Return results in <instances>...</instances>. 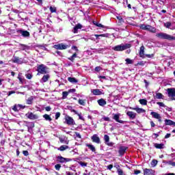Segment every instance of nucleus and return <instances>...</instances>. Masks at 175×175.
<instances>
[{
	"instance_id": "1",
	"label": "nucleus",
	"mask_w": 175,
	"mask_h": 175,
	"mask_svg": "<svg viewBox=\"0 0 175 175\" xmlns=\"http://www.w3.org/2000/svg\"><path fill=\"white\" fill-rule=\"evenodd\" d=\"M130 47L131 44H121L113 46L112 50L114 51H124V50H127V49H130Z\"/></svg>"
},
{
	"instance_id": "2",
	"label": "nucleus",
	"mask_w": 175,
	"mask_h": 175,
	"mask_svg": "<svg viewBox=\"0 0 175 175\" xmlns=\"http://www.w3.org/2000/svg\"><path fill=\"white\" fill-rule=\"evenodd\" d=\"M157 38H159V39H165L167 40H175V37L170 36L165 33H158L156 34Z\"/></svg>"
},
{
	"instance_id": "3",
	"label": "nucleus",
	"mask_w": 175,
	"mask_h": 175,
	"mask_svg": "<svg viewBox=\"0 0 175 175\" xmlns=\"http://www.w3.org/2000/svg\"><path fill=\"white\" fill-rule=\"evenodd\" d=\"M47 67L44 66V64H40L37 67V72H38V75L39 73L40 75H46L47 74Z\"/></svg>"
},
{
	"instance_id": "4",
	"label": "nucleus",
	"mask_w": 175,
	"mask_h": 175,
	"mask_svg": "<svg viewBox=\"0 0 175 175\" xmlns=\"http://www.w3.org/2000/svg\"><path fill=\"white\" fill-rule=\"evenodd\" d=\"M53 47L56 50H66V49H69V45L61 43L54 45Z\"/></svg>"
},
{
	"instance_id": "5",
	"label": "nucleus",
	"mask_w": 175,
	"mask_h": 175,
	"mask_svg": "<svg viewBox=\"0 0 175 175\" xmlns=\"http://www.w3.org/2000/svg\"><path fill=\"white\" fill-rule=\"evenodd\" d=\"M167 92L169 98H171L172 100H175V88H168Z\"/></svg>"
},
{
	"instance_id": "6",
	"label": "nucleus",
	"mask_w": 175,
	"mask_h": 175,
	"mask_svg": "<svg viewBox=\"0 0 175 175\" xmlns=\"http://www.w3.org/2000/svg\"><path fill=\"white\" fill-rule=\"evenodd\" d=\"M57 161H59V163H66V162L72 161V159L65 158L62 156H58L57 157Z\"/></svg>"
},
{
	"instance_id": "7",
	"label": "nucleus",
	"mask_w": 175,
	"mask_h": 175,
	"mask_svg": "<svg viewBox=\"0 0 175 175\" xmlns=\"http://www.w3.org/2000/svg\"><path fill=\"white\" fill-rule=\"evenodd\" d=\"M120 113H113V120H114L116 122H119V124H125V121L120 120Z\"/></svg>"
},
{
	"instance_id": "8",
	"label": "nucleus",
	"mask_w": 175,
	"mask_h": 175,
	"mask_svg": "<svg viewBox=\"0 0 175 175\" xmlns=\"http://www.w3.org/2000/svg\"><path fill=\"white\" fill-rule=\"evenodd\" d=\"M12 61L14 64H24V59L20 58L17 56H13Z\"/></svg>"
},
{
	"instance_id": "9",
	"label": "nucleus",
	"mask_w": 175,
	"mask_h": 175,
	"mask_svg": "<svg viewBox=\"0 0 175 175\" xmlns=\"http://www.w3.org/2000/svg\"><path fill=\"white\" fill-rule=\"evenodd\" d=\"M65 120L67 125H75V120H73V118L69 116H66Z\"/></svg>"
},
{
	"instance_id": "10",
	"label": "nucleus",
	"mask_w": 175,
	"mask_h": 175,
	"mask_svg": "<svg viewBox=\"0 0 175 175\" xmlns=\"http://www.w3.org/2000/svg\"><path fill=\"white\" fill-rule=\"evenodd\" d=\"M21 109H25V105H23L21 104H15L12 107V110L14 111H18L19 110H21Z\"/></svg>"
},
{
	"instance_id": "11",
	"label": "nucleus",
	"mask_w": 175,
	"mask_h": 175,
	"mask_svg": "<svg viewBox=\"0 0 175 175\" xmlns=\"http://www.w3.org/2000/svg\"><path fill=\"white\" fill-rule=\"evenodd\" d=\"M91 92L96 96L103 95V90L100 89H92Z\"/></svg>"
},
{
	"instance_id": "12",
	"label": "nucleus",
	"mask_w": 175,
	"mask_h": 175,
	"mask_svg": "<svg viewBox=\"0 0 175 175\" xmlns=\"http://www.w3.org/2000/svg\"><path fill=\"white\" fill-rule=\"evenodd\" d=\"M26 126L27 127L28 132L31 133L33 128H35V123L33 122H26Z\"/></svg>"
},
{
	"instance_id": "13",
	"label": "nucleus",
	"mask_w": 175,
	"mask_h": 175,
	"mask_svg": "<svg viewBox=\"0 0 175 175\" xmlns=\"http://www.w3.org/2000/svg\"><path fill=\"white\" fill-rule=\"evenodd\" d=\"M18 33H21V35L23 36V38H29V32L27 30L21 29L18 31Z\"/></svg>"
},
{
	"instance_id": "14",
	"label": "nucleus",
	"mask_w": 175,
	"mask_h": 175,
	"mask_svg": "<svg viewBox=\"0 0 175 175\" xmlns=\"http://www.w3.org/2000/svg\"><path fill=\"white\" fill-rule=\"evenodd\" d=\"M93 143H96V144H100V138L98 137V135L94 134L91 137Z\"/></svg>"
},
{
	"instance_id": "15",
	"label": "nucleus",
	"mask_w": 175,
	"mask_h": 175,
	"mask_svg": "<svg viewBox=\"0 0 175 175\" xmlns=\"http://www.w3.org/2000/svg\"><path fill=\"white\" fill-rule=\"evenodd\" d=\"M27 118H29V120H38V115H35L33 114V113L31 112L29 113H26L25 115Z\"/></svg>"
},
{
	"instance_id": "16",
	"label": "nucleus",
	"mask_w": 175,
	"mask_h": 175,
	"mask_svg": "<svg viewBox=\"0 0 175 175\" xmlns=\"http://www.w3.org/2000/svg\"><path fill=\"white\" fill-rule=\"evenodd\" d=\"M126 114L129 118H131V120H135V118H136V113L133 111H129L126 112Z\"/></svg>"
},
{
	"instance_id": "17",
	"label": "nucleus",
	"mask_w": 175,
	"mask_h": 175,
	"mask_svg": "<svg viewBox=\"0 0 175 175\" xmlns=\"http://www.w3.org/2000/svg\"><path fill=\"white\" fill-rule=\"evenodd\" d=\"M81 28H83V25L80 23H78L77 25H75V27H74V29L72 31V32L74 33H77V32H79V29H81Z\"/></svg>"
},
{
	"instance_id": "18",
	"label": "nucleus",
	"mask_w": 175,
	"mask_h": 175,
	"mask_svg": "<svg viewBox=\"0 0 175 175\" xmlns=\"http://www.w3.org/2000/svg\"><path fill=\"white\" fill-rule=\"evenodd\" d=\"M155 172L151 169H145L144 171V175H154Z\"/></svg>"
},
{
	"instance_id": "19",
	"label": "nucleus",
	"mask_w": 175,
	"mask_h": 175,
	"mask_svg": "<svg viewBox=\"0 0 175 175\" xmlns=\"http://www.w3.org/2000/svg\"><path fill=\"white\" fill-rule=\"evenodd\" d=\"M126 148H126V146H120L119 148V151H118L120 155L121 156L124 155L125 154V151H126Z\"/></svg>"
},
{
	"instance_id": "20",
	"label": "nucleus",
	"mask_w": 175,
	"mask_h": 175,
	"mask_svg": "<svg viewBox=\"0 0 175 175\" xmlns=\"http://www.w3.org/2000/svg\"><path fill=\"white\" fill-rule=\"evenodd\" d=\"M131 110H135L138 113V114H141V113H144L146 111L143 109V108H139V107H130Z\"/></svg>"
},
{
	"instance_id": "21",
	"label": "nucleus",
	"mask_w": 175,
	"mask_h": 175,
	"mask_svg": "<svg viewBox=\"0 0 175 175\" xmlns=\"http://www.w3.org/2000/svg\"><path fill=\"white\" fill-rule=\"evenodd\" d=\"M49 79H50V75L46 74L42 77L40 83H46V81H49Z\"/></svg>"
},
{
	"instance_id": "22",
	"label": "nucleus",
	"mask_w": 175,
	"mask_h": 175,
	"mask_svg": "<svg viewBox=\"0 0 175 175\" xmlns=\"http://www.w3.org/2000/svg\"><path fill=\"white\" fill-rule=\"evenodd\" d=\"M146 31H149V32H152V33H155V32H157V29H155V27H153L152 26H151L150 25H147Z\"/></svg>"
},
{
	"instance_id": "23",
	"label": "nucleus",
	"mask_w": 175,
	"mask_h": 175,
	"mask_svg": "<svg viewBox=\"0 0 175 175\" xmlns=\"http://www.w3.org/2000/svg\"><path fill=\"white\" fill-rule=\"evenodd\" d=\"M165 125H170V126H172V125L173 126H175V122L169 120V119H165Z\"/></svg>"
},
{
	"instance_id": "24",
	"label": "nucleus",
	"mask_w": 175,
	"mask_h": 175,
	"mask_svg": "<svg viewBox=\"0 0 175 175\" xmlns=\"http://www.w3.org/2000/svg\"><path fill=\"white\" fill-rule=\"evenodd\" d=\"M85 146H86V147H88L89 150H90L91 151H92V152H94L96 154V149L95 148V146H94V145L90 144H86Z\"/></svg>"
},
{
	"instance_id": "25",
	"label": "nucleus",
	"mask_w": 175,
	"mask_h": 175,
	"mask_svg": "<svg viewBox=\"0 0 175 175\" xmlns=\"http://www.w3.org/2000/svg\"><path fill=\"white\" fill-rule=\"evenodd\" d=\"M154 147L159 150H162V149L165 148V144L155 143V144H154Z\"/></svg>"
},
{
	"instance_id": "26",
	"label": "nucleus",
	"mask_w": 175,
	"mask_h": 175,
	"mask_svg": "<svg viewBox=\"0 0 175 175\" xmlns=\"http://www.w3.org/2000/svg\"><path fill=\"white\" fill-rule=\"evenodd\" d=\"M68 80L70 83H72V84H77L79 83V80L76 79L75 77H68Z\"/></svg>"
},
{
	"instance_id": "27",
	"label": "nucleus",
	"mask_w": 175,
	"mask_h": 175,
	"mask_svg": "<svg viewBox=\"0 0 175 175\" xmlns=\"http://www.w3.org/2000/svg\"><path fill=\"white\" fill-rule=\"evenodd\" d=\"M150 115L152 116V117H153V118H156V120H158V118H160L161 117V114L154 111H152L150 113Z\"/></svg>"
},
{
	"instance_id": "28",
	"label": "nucleus",
	"mask_w": 175,
	"mask_h": 175,
	"mask_svg": "<svg viewBox=\"0 0 175 175\" xmlns=\"http://www.w3.org/2000/svg\"><path fill=\"white\" fill-rule=\"evenodd\" d=\"M43 118H44L45 121H49V122H51V121H53L51 116H50V115L49 114L43 115Z\"/></svg>"
},
{
	"instance_id": "29",
	"label": "nucleus",
	"mask_w": 175,
	"mask_h": 175,
	"mask_svg": "<svg viewBox=\"0 0 175 175\" xmlns=\"http://www.w3.org/2000/svg\"><path fill=\"white\" fill-rule=\"evenodd\" d=\"M94 36L96 38V39H99V38H109V33L95 34Z\"/></svg>"
},
{
	"instance_id": "30",
	"label": "nucleus",
	"mask_w": 175,
	"mask_h": 175,
	"mask_svg": "<svg viewBox=\"0 0 175 175\" xmlns=\"http://www.w3.org/2000/svg\"><path fill=\"white\" fill-rule=\"evenodd\" d=\"M97 102H98L99 106H102V107L105 106V105H106V103H107V102H106V101L105 100V99H103V98H101V99H100V100H98Z\"/></svg>"
},
{
	"instance_id": "31",
	"label": "nucleus",
	"mask_w": 175,
	"mask_h": 175,
	"mask_svg": "<svg viewBox=\"0 0 175 175\" xmlns=\"http://www.w3.org/2000/svg\"><path fill=\"white\" fill-rule=\"evenodd\" d=\"M139 56L142 58H144V46H143V45L140 47Z\"/></svg>"
},
{
	"instance_id": "32",
	"label": "nucleus",
	"mask_w": 175,
	"mask_h": 175,
	"mask_svg": "<svg viewBox=\"0 0 175 175\" xmlns=\"http://www.w3.org/2000/svg\"><path fill=\"white\" fill-rule=\"evenodd\" d=\"M93 53H94L95 54H102L103 53V48H99L98 49H93Z\"/></svg>"
},
{
	"instance_id": "33",
	"label": "nucleus",
	"mask_w": 175,
	"mask_h": 175,
	"mask_svg": "<svg viewBox=\"0 0 175 175\" xmlns=\"http://www.w3.org/2000/svg\"><path fill=\"white\" fill-rule=\"evenodd\" d=\"M71 111L77 114L79 116V120H84V118L81 116V113H78L77 111L75 109H72Z\"/></svg>"
},
{
	"instance_id": "34",
	"label": "nucleus",
	"mask_w": 175,
	"mask_h": 175,
	"mask_svg": "<svg viewBox=\"0 0 175 175\" xmlns=\"http://www.w3.org/2000/svg\"><path fill=\"white\" fill-rule=\"evenodd\" d=\"M69 148V146L66 145H62L59 148H57L59 151H65V150H68Z\"/></svg>"
},
{
	"instance_id": "35",
	"label": "nucleus",
	"mask_w": 175,
	"mask_h": 175,
	"mask_svg": "<svg viewBox=\"0 0 175 175\" xmlns=\"http://www.w3.org/2000/svg\"><path fill=\"white\" fill-rule=\"evenodd\" d=\"M21 50H22L23 51H25L26 50H29V47L28 46V45L21 44Z\"/></svg>"
},
{
	"instance_id": "36",
	"label": "nucleus",
	"mask_w": 175,
	"mask_h": 175,
	"mask_svg": "<svg viewBox=\"0 0 175 175\" xmlns=\"http://www.w3.org/2000/svg\"><path fill=\"white\" fill-rule=\"evenodd\" d=\"M94 25H96V27H98L99 28H105V26L95 21H93Z\"/></svg>"
},
{
	"instance_id": "37",
	"label": "nucleus",
	"mask_w": 175,
	"mask_h": 175,
	"mask_svg": "<svg viewBox=\"0 0 175 175\" xmlns=\"http://www.w3.org/2000/svg\"><path fill=\"white\" fill-rule=\"evenodd\" d=\"M77 57V53H74L70 57H68V59L72 62H75V59Z\"/></svg>"
},
{
	"instance_id": "38",
	"label": "nucleus",
	"mask_w": 175,
	"mask_h": 175,
	"mask_svg": "<svg viewBox=\"0 0 175 175\" xmlns=\"http://www.w3.org/2000/svg\"><path fill=\"white\" fill-rule=\"evenodd\" d=\"M140 105H142L143 106L147 105V100L146 99H140L139 100Z\"/></svg>"
},
{
	"instance_id": "39",
	"label": "nucleus",
	"mask_w": 175,
	"mask_h": 175,
	"mask_svg": "<svg viewBox=\"0 0 175 175\" xmlns=\"http://www.w3.org/2000/svg\"><path fill=\"white\" fill-rule=\"evenodd\" d=\"M32 102H33V97L31 96L27 98V105H32Z\"/></svg>"
},
{
	"instance_id": "40",
	"label": "nucleus",
	"mask_w": 175,
	"mask_h": 175,
	"mask_svg": "<svg viewBox=\"0 0 175 175\" xmlns=\"http://www.w3.org/2000/svg\"><path fill=\"white\" fill-rule=\"evenodd\" d=\"M156 99H163V94L162 93H157Z\"/></svg>"
},
{
	"instance_id": "41",
	"label": "nucleus",
	"mask_w": 175,
	"mask_h": 175,
	"mask_svg": "<svg viewBox=\"0 0 175 175\" xmlns=\"http://www.w3.org/2000/svg\"><path fill=\"white\" fill-rule=\"evenodd\" d=\"M81 139V135H80V133L75 132V140L79 141V139Z\"/></svg>"
},
{
	"instance_id": "42",
	"label": "nucleus",
	"mask_w": 175,
	"mask_h": 175,
	"mask_svg": "<svg viewBox=\"0 0 175 175\" xmlns=\"http://www.w3.org/2000/svg\"><path fill=\"white\" fill-rule=\"evenodd\" d=\"M125 61H126V65H131V64H133V60H132L129 58L126 59Z\"/></svg>"
},
{
	"instance_id": "43",
	"label": "nucleus",
	"mask_w": 175,
	"mask_h": 175,
	"mask_svg": "<svg viewBox=\"0 0 175 175\" xmlns=\"http://www.w3.org/2000/svg\"><path fill=\"white\" fill-rule=\"evenodd\" d=\"M49 10L52 13H57V8H55V7L51 6L49 8Z\"/></svg>"
},
{
	"instance_id": "44",
	"label": "nucleus",
	"mask_w": 175,
	"mask_h": 175,
	"mask_svg": "<svg viewBox=\"0 0 175 175\" xmlns=\"http://www.w3.org/2000/svg\"><path fill=\"white\" fill-rule=\"evenodd\" d=\"M104 140L105 142V144L109 143V142H110V137H109V135H104Z\"/></svg>"
},
{
	"instance_id": "45",
	"label": "nucleus",
	"mask_w": 175,
	"mask_h": 175,
	"mask_svg": "<svg viewBox=\"0 0 175 175\" xmlns=\"http://www.w3.org/2000/svg\"><path fill=\"white\" fill-rule=\"evenodd\" d=\"M68 95H69V92H62V99H66V98L68 97Z\"/></svg>"
},
{
	"instance_id": "46",
	"label": "nucleus",
	"mask_w": 175,
	"mask_h": 175,
	"mask_svg": "<svg viewBox=\"0 0 175 175\" xmlns=\"http://www.w3.org/2000/svg\"><path fill=\"white\" fill-rule=\"evenodd\" d=\"M139 27L141 29H144V31H147V25L142 24L140 25Z\"/></svg>"
},
{
	"instance_id": "47",
	"label": "nucleus",
	"mask_w": 175,
	"mask_h": 175,
	"mask_svg": "<svg viewBox=\"0 0 175 175\" xmlns=\"http://www.w3.org/2000/svg\"><path fill=\"white\" fill-rule=\"evenodd\" d=\"M78 103L81 105V106H85V100L79 99L78 101Z\"/></svg>"
},
{
	"instance_id": "48",
	"label": "nucleus",
	"mask_w": 175,
	"mask_h": 175,
	"mask_svg": "<svg viewBox=\"0 0 175 175\" xmlns=\"http://www.w3.org/2000/svg\"><path fill=\"white\" fill-rule=\"evenodd\" d=\"M164 27H165V28H170V27H172V23L167 22L164 23Z\"/></svg>"
},
{
	"instance_id": "49",
	"label": "nucleus",
	"mask_w": 175,
	"mask_h": 175,
	"mask_svg": "<svg viewBox=\"0 0 175 175\" xmlns=\"http://www.w3.org/2000/svg\"><path fill=\"white\" fill-rule=\"evenodd\" d=\"M157 105H159V106L160 107H166V105H165V104L163 103H161V102H157Z\"/></svg>"
},
{
	"instance_id": "50",
	"label": "nucleus",
	"mask_w": 175,
	"mask_h": 175,
	"mask_svg": "<svg viewBox=\"0 0 175 175\" xmlns=\"http://www.w3.org/2000/svg\"><path fill=\"white\" fill-rule=\"evenodd\" d=\"M157 164H158V161L157 160L152 161V163H151L152 166H157Z\"/></svg>"
},
{
	"instance_id": "51",
	"label": "nucleus",
	"mask_w": 175,
	"mask_h": 175,
	"mask_svg": "<svg viewBox=\"0 0 175 175\" xmlns=\"http://www.w3.org/2000/svg\"><path fill=\"white\" fill-rule=\"evenodd\" d=\"M23 155H25V157H28L29 155V152H28V150H23Z\"/></svg>"
},
{
	"instance_id": "52",
	"label": "nucleus",
	"mask_w": 175,
	"mask_h": 175,
	"mask_svg": "<svg viewBox=\"0 0 175 175\" xmlns=\"http://www.w3.org/2000/svg\"><path fill=\"white\" fill-rule=\"evenodd\" d=\"M26 78H27L29 80H31L32 79V75L29 73L25 75Z\"/></svg>"
},
{
	"instance_id": "53",
	"label": "nucleus",
	"mask_w": 175,
	"mask_h": 175,
	"mask_svg": "<svg viewBox=\"0 0 175 175\" xmlns=\"http://www.w3.org/2000/svg\"><path fill=\"white\" fill-rule=\"evenodd\" d=\"M146 64V62H144V61L142 62H139L137 65H139L140 66H144V65Z\"/></svg>"
},
{
	"instance_id": "54",
	"label": "nucleus",
	"mask_w": 175,
	"mask_h": 175,
	"mask_svg": "<svg viewBox=\"0 0 175 175\" xmlns=\"http://www.w3.org/2000/svg\"><path fill=\"white\" fill-rule=\"evenodd\" d=\"M55 169H56L57 171H59V170L61 169V165L60 164H56L55 165Z\"/></svg>"
},
{
	"instance_id": "55",
	"label": "nucleus",
	"mask_w": 175,
	"mask_h": 175,
	"mask_svg": "<svg viewBox=\"0 0 175 175\" xmlns=\"http://www.w3.org/2000/svg\"><path fill=\"white\" fill-rule=\"evenodd\" d=\"M78 163H79L82 167L87 166V163H84L83 161H79Z\"/></svg>"
},
{
	"instance_id": "56",
	"label": "nucleus",
	"mask_w": 175,
	"mask_h": 175,
	"mask_svg": "<svg viewBox=\"0 0 175 175\" xmlns=\"http://www.w3.org/2000/svg\"><path fill=\"white\" fill-rule=\"evenodd\" d=\"M61 117V113L57 112L55 113V120H58V118Z\"/></svg>"
},
{
	"instance_id": "57",
	"label": "nucleus",
	"mask_w": 175,
	"mask_h": 175,
	"mask_svg": "<svg viewBox=\"0 0 175 175\" xmlns=\"http://www.w3.org/2000/svg\"><path fill=\"white\" fill-rule=\"evenodd\" d=\"M118 20L120 21V23H124V18L121 16H117Z\"/></svg>"
},
{
	"instance_id": "58",
	"label": "nucleus",
	"mask_w": 175,
	"mask_h": 175,
	"mask_svg": "<svg viewBox=\"0 0 175 175\" xmlns=\"http://www.w3.org/2000/svg\"><path fill=\"white\" fill-rule=\"evenodd\" d=\"M118 175H125L124 174V172L122 171V170H118Z\"/></svg>"
},
{
	"instance_id": "59",
	"label": "nucleus",
	"mask_w": 175,
	"mask_h": 175,
	"mask_svg": "<svg viewBox=\"0 0 175 175\" xmlns=\"http://www.w3.org/2000/svg\"><path fill=\"white\" fill-rule=\"evenodd\" d=\"M140 173H142V171H140L139 170H136L134 171L135 174H140Z\"/></svg>"
},
{
	"instance_id": "60",
	"label": "nucleus",
	"mask_w": 175,
	"mask_h": 175,
	"mask_svg": "<svg viewBox=\"0 0 175 175\" xmlns=\"http://www.w3.org/2000/svg\"><path fill=\"white\" fill-rule=\"evenodd\" d=\"M106 144L109 146V147H113V146H114V143L113 142H107Z\"/></svg>"
},
{
	"instance_id": "61",
	"label": "nucleus",
	"mask_w": 175,
	"mask_h": 175,
	"mask_svg": "<svg viewBox=\"0 0 175 175\" xmlns=\"http://www.w3.org/2000/svg\"><path fill=\"white\" fill-rule=\"evenodd\" d=\"M45 110H46V111H51V107L50 106L46 107Z\"/></svg>"
},
{
	"instance_id": "62",
	"label": "nucleus",
	"mask_w": 175,
	"mask_h": 175,
	"mask_svg": "<svg viewBox=\"0 0 175 175\" xmlns=\"http://www.w3.org/2000/svg\"><path fill=\"white\" fill-rule=\"evenodd\" d=\"M170 136H172V134L170 133H167L165 136V139H169V137H170Z\"/></svg>"
},
{
	"instance_id": "63",
	"label": "nucleus",
	"mask_w": 175,
	"mask_h": 175,
	"mask_svg": "<svg viewBox=\"0 0 175 175\" xmlns=\"http://www.w3.org/2000/svg\"><path fill=\"white\" fill-rule=\"evenodd\" d=\"M103 120H104V121H110V118H109V117H104Z\"/></svg>"
},
{
	"instance_id": "64",
	"label": "nucleus",
	"mask_w": 175,
	"mask_h": 175,
	"mask_svg": "<svg viewBox=\"0 0 175 175\" xmlns=\"http://www.w3.org/2000/svg\"><path fill=\"white\" fill-rule=\"evenodd\" d=\"M168 163H169V165H171L172 166H175V162L169 161Z\"/></svg>"
}]
</instances>
